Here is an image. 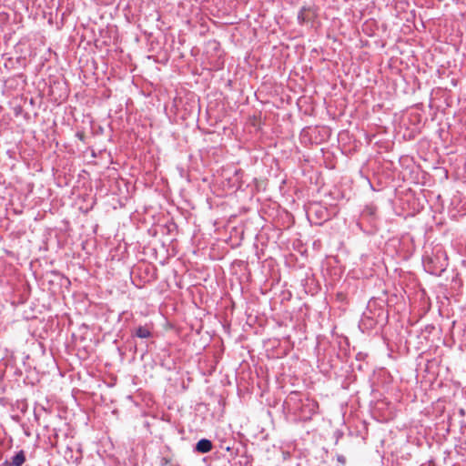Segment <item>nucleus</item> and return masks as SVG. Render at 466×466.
Returning <instances> with one entry per match:
<instances>
[{
    "label": "nucleus",
    "mask_w": 466,
    "mask_h": 466,
    "mask_svg": "<svg viewBox=\"0 0 466 466\" xmlns=\"http://www.w3.org/2000/svg\"><path fill=\"white\" fill-rule=\"evenodd\" d=\"M212 449V443L207 439H202L198 441L196 445V451L201 453H207Z\"/></svg>",
    "instance_id": "obj_1"
},
{
    "label": "nucleus",
    "mask_w": 466,
    "mask_h": 466,
    "mask_svg": "<svg viewBox=\"0 0 466 466\" xmlns=\"http://www.w3.org/2000/svg\"><path fill=\"white\" fill-rule=\"evenodd\" d=\"M319 405L316 401L308 400V402L303 405L302 410L305 411L306 410H308L310 414H313L317 411Z\"/></svg>",
    "instance_id": "obj_3"
},
{
    "label": "nucleus",
    "mask_w": 466,
    "mask_h": 466,
    "mask_svg": "<svg viewBox=\"0 0 466 466\" xmlns=\"http://www.w3.org/2000/svg\"><path fill=\"white\" fill-rule=\"evenodd\" d=\"M25 461V452L23 451H18L15 456L12 457V461H5L7 466H22Z\"/></svg>",
    "instance_id": "obj_2"
},
{
    "label": "nucleus",
    "mask_w": 466,
    "mask_h": 466,
    "mask_svg": "<svg viewBox=\"0 0 466 466\" xmlns=\"http://www.w3.org/2000/svg\"><path fill=\"white\" fill-rule=\"evenodd\" d=\"M367 210L369 211L370 214H373V209L371 208H368Z\"/></svg>",
    "instance_id": "obj_5"
},
{
    "label": "nucleus",
    "mask_w": 466,
    "mask_h": 466,
    "mask_svg": "<svg viewBox=\"0 0 466 466\" xmlns=\"http://www.w3.org/2000/svg\"><path fill=\"white\" fill-rule=\"evenodd\" d=\"M136 335L141 339H147L151 336L150 330L147 327H138L136 331Z\"/></svg>",
    "instance_id": "obj_4"
}]
</instances>
